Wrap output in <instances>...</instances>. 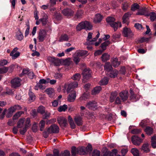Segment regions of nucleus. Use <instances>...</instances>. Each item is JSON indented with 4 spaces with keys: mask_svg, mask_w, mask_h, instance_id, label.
Masks as SVG:
<instances>
[{
    "mask_svg": "<svg viewBox=\"0 0 156 156\" xmlns=\"http://www.w3.org/2000/svg\"><path fill=\"white\" fill-rule=\"evenodd\" d=\"M92 26L91 23L87 21L82 22L79 23L76 26V29L77 31H80L82 29L90 30H92Z\"/></svg>",
    "mask_w": 156,
    "mask_h": 156,
    "instance_id": "3",
    "label": "nucleus"
},
{
    "mask_svg": "<svg viewBox=\"0 0 156 156\" xmlns=\"http://www.w3.org/2000/svg\"><path fill=\"white\" fill-rule=\"evenodd\" d=\"M118 152L117 150L116 149H114L112 150V151H109L110 156H114L116 155Z\"/></svg>",
    "mask_w": 156,
    "mask_h": 156,
    "instance_id": "62",
    "label": "nucleus"
},
{
    "mask_svg": "<svg viewBox=\"0 0 156 156\" xmlns=\"http://www.w3.org/2000/svg\"><path fill=\"white\" fill-rule=\"evenodd\" d=\"M47 19L48 16L46 15H44V18L41 19V22L43 25L44 26L46 25L47 22Z\"/></svg>",
    "mask_w": 156,
    "mask_h": 156,
    "instance_id": "45",
    "label": "nucleus"
},
{
    "mask_svg": "<svg viewBox=\"0 0 156 156\" xmlns=\"http://www.w3.org/2000/svg\"><path fill=\"white\" fill-rule=\"evenodd\" d=\"M119 95L123 102L126 101L128 98V92L127 91H122L119 93Z\"/></svg>",
    "mask_w": 156,
    "mask_h": 156,
    "instance_id": "15",
    "label": "nucleus"
},
{
    "mask_svg": "<svg viewBox=\"0 0 156 156\" xmlns=\"http://www.w3.org/2000/svg\"><path fill=\"white\" fill-rule=\"evenodd\" d=\"M49 129L48 128L47 130L44 131L43 133V135L44 137L45 138H47L49 136V134L50 133H51L50 132H49Z\"/></svg>",
    "mask_w": 156,
    "mask_h": 156,
    "instance_id": "56",
    "label": "nucleus"
},
{
    "mask_svg": "<svg viewBox=\"0 0 156 156\" xmlns=\"http://www.w3.org/2000/svg\"><path fill=\"white\" fill-rule=\"evenodd\" d=\"M83 13V11L81 10H78L75 15V17L77 18H81Z\"/></svg>",
    "mask_w": 156,
    "mask_h": 156,
    "instance_id": "44",
    "label": "nucleus"
},
{
    "mask_svg": "<svg viewBox=\"0 0 156 156\" xmlns=\"http://www.w3.org/2000/svg\"><path fill=\"white\" fill-rule=\"evenodd\" d=\"M101 58L102 61L104 62H106L109 59L110 55L107 53H104L102 54L101 57Z\"/></svg>",
    "mask_w": 156,
    "mask_h": 156,
    "instance_id": "28",
    "label": "nucleus"
},
{
    "mask_svg": "<svg viewBox=\"0 0 156 156\" xmlns=\"http://www.w3.org/2000/svg\"><path fill=\"white\" fill-rule=\"evenodd\" d=\"M10 55L12 56V59H15L20 56V52L15 53L12 54H11V53H10Z\"/></svg>",
    "mask_w": 156,
    "mask_h": 156,
    "instance_id": "61",
    "label": "nucleus"
},
{
    "mask_svg": "<svg viewBox=\"0 0 156 156\" xmlns=\"http://www.w3.org/2000/svg\"><path fill=\"white\" fill-rule=\"evenodd\" d=\"M100 152L97 150H94L93 152L92 156H100Z\"/></svg>",
    "mask_w": 156,
    "mask_h": 156,
    "instance_id": "64",
    "label": "nucleus"
},
{
    "mask_svg": "<svg viewBox=\"0 0 156 156\" xmlns=\"http://www.w3.org/2000/svg\"><path fill=\"white\" fill-rule=\"evenodd\" d=\"M72 147L71 151L72 156H76L78 154L85 155L90 153L92 151V147Z\"/></svg>",
    "mask_w": 156,
    "mask_h": 156,
    "instance_id": "1",
    "label": "nucleus"
},
{
    "mask_svg": "<svg viewBox=\"0 0 156 156\" xmlns=\"http://www.w3.org/2000/svg\"><path fill=\"white\" fill-rule=\"evenodd\" d=\"M78 85V83L76 81H73L69 83L65 84L63 87L64 92H65L66 90L67 93L71 92L72 90V89L77 87Z\"/></svg>",
    "mask_w": 156,
    "mask_h": 156,
    "instance_id": "5",
    "label": "nucleus"
},
{
    "mask_svg": "<svg viewBox=\"0 0 156 156\" xmlns=\"http://www.w3.org/2000/svg\"><path fill=\"white\" fill-rule=\"evenodd\" d=\"M45 91L50 97H52L54 94V90L51 88L47 89Z\"/></svg>",
    "mask_w": 156,
    "mask_h": 156,
    "instance_id": "33",
    "label": "nucleus"
},
{
    "mask_svg": "<svg viewBox=\"0 0 156 156\" xmlns=\"http://www.w3.org/2000/svg\"><path fill=\"white\" fill-rule=\"evenodd\" d=\"M81 77L80 74L79 73H76L72 77L71 79L73 80H79Z\"/></svg>",
    "mask_w": 156,
    "mask_h": 156,
    "instance_id": "42",
    "label": "nucleus"
},
{
    "mask_svg": "<svg viewBox=\"0 0 156 156\" xmlns=\"http://www.w3.org/2000/svg\"><path fill=\"white\" fill-rule=\"evenodd\" d=\"M47 36L46 31L44 30H42L40 31L39 32L38 38L39 41L40 42H43Z\"/></svg>",
    "mask_w": 156,
    "mask_h": 156,
    "instance_id": "6",
    "label": "nucleus"
},
{
    "mask_svg": "<svg viewBox=\"0 0 156 156\" xmlns=\"http://www.w3.org/2000/svg\"><path fill=\"white\" fill-rule=\"evenodd\" d=\"M54 17L58 20H60L62 19L61 14L60 13L55 12L54 15Z\"/></svg>",
    "mask_w": 156,
    "mask_h": 156,
    "instance_id": "54",
    "label": "nucleus"
},
{
    "mask_svg": "<svg viewBox=\"0 0 156 156\" xmlns=\"http://www.w3.org/2000/svg\"><path fill=\"white\" fill-rule=\"evenodd\" d=\"M131 139L133 143L135 145H139L142 141V139L136 135L132 136Z\"/></svg>",
    "mask_w": 156,
    "mask_h": 156,
    "instance_id": "16",
    "label": "nucleus"
},
{
    "mask_svg": "<svg viewBox=\"0 0 156 156\" xmlns=\"http://www.w3.org/2000/svg\"><path fill=\"white\" fill-rule=\"evenodd\" d=\"M69 94L67 98V101L69 102H73L74 101L76 97V93L75 90H72Z\"/></svg>",
    "mask_w": 156,
    "mask_h": 156,
    "instance_id": "17",
    "label": "nucleus"
},
{
    "mask_svg": "<svg viewBox=\"0 0 156 156\" xmlns=\"http://www.w3.org/2000/svg\"><path fill=\"white\" fill-rule=\"evenodd\" d=\"M91 72L89 68L85 69L82 72L83 80H87L90 77Z\"/></svg>",
    "mask_w": 156,
    "mask_h": 156,
    "instance_id": "11",
    "label": "nucleus"
},
{
    "mask_svg": "<svg viewBox=\"0 0 156 156\" xmlns=\"http://www.w3.org/2000/svg\"><path fill=\"white\" fill-rule=\"evenodd\" d=\"M132 15V13L130 12H128L126 13L123 15L122 19L123 23H127L129 20V17Z\"/></svg>",
    "mask_w": 156,
    "mask_h": 156,
    "instance_id": "22",
    "label": "nucleus"
},
{
    "mask_svg": "<svg viewBox=\"0 0 156 156\" xmlns=\"http://www.w3.org/2000/svg\"><path fill=\"white\" fill-rule=\"evenodd\" d=\"M123 34L124 37H127L129 38H131L134 35L133 33L130 29L127 27L124 28Z\"/></svg>",
    "mask_w": 156,
    "mask_h": 156,
    "instance_id": "8",
    "label": "nucleus"
},
{
    "mask_svg": "<svg viewBox=\"0 0 156 156\" xmlns=\"http://www.w3.org/2000/svg\"><path fill=\"white\" fill-rule=\"evenodd\" d=\"M19 107L18 105H15L14 106L9 108L8 109V112L6 115V117L8 118L11 117L13 115V113L15 112L17 108Z\"/></svg>",
    "mask_w": 156,
    "mask_h": 156,
    "instance_id": "12",
    "label": "nucleus"
},
{
    "mask_svg": "<svg viewBox=\"0 0 156 156\" xmlns=\"http://www.w3.org/2000/svg\"><path fill=\"white\" fill-rule=\"evenodd\" d=\"M108 80L106 77H104L100 82V84L101 85H104L107 84L108 82Z\"/></svg>",
    "mask_w": 156,
    "mask_h": 156,
    "instance_id": "40",
    "label": "nucleus"
},
{
    "mask_svg": "<svg viewBox=\"0 0 156 156\" xmlns=\"http://www.w3.org/2000/svg\"><path fill=\"white\" fill-rule=\"evenodd\" d=\"M110 44V41H107L101 44V47L102 49V50L103 51L106 49L107 46Z\"/></svg>",
    "mask_w": 156,
    "mask_h": 156,
    "instance_id": "32",
    "label": "nucleus"
},
{
    "mask_svg": "<svg viewBox=\"0 0 156 156\" xmlns=\"http://www.w3.org/2000/svg\"><path fill=\"white\" fill-rule=\"evenodd\" d=\"M150 16V19L152 21H154L156 19V14L154 12L148 13V16Z\"/></svg>",
    "mask_w": 156,
    "mask_h": 156,
    "instance_id": "36",
    "label": "nucleus"
},
{
    "mask_svg": "<svg viewBox=\"0 0 156 156\" xmlns=\"http://www.w3.org/2000/svg\"><path fill=\"white\" fill-rule=\"evenodd\" d=\"M110 25L111 27L113 28L115 31L117 30L119 27H121L122 26L121 23L119 22H116L114 21L112 23H110Z\"/></svg>",
    "mask_w": 156,
    "mask_h": 156,
    "instance_id": "21",
    "label": "nucleus"
},
{
    "mask_svg": "<svg viewBox=\"0 0 156 156\" xmlns=\"http://www.w3.org/2000/svg\"><path fill=\"white\" fill-rule=\"evenodd\" d=\"M79 56H78L77 54L74 56L73 58V61L76 64H77L80 60V58H79Z\"/></svg>",
    "mask_w": 156,
    "mask_h": 156,
    "instance_id": "60",
    "label": "nucleus"
},
{
    "mask_svg": "<svg viewBox=\"0 0 156 156\" xmlns=\"http://www.w3.org/2000/svg\"><path fill=\"white\" fill-rule=\"evenodd\" d=\"M122 9L124 11L127 10L129 6L128 3L126 2L123 3L122 4Z\"/></svg>",
    "mask_w": 156,
    "mask_h": 156,
    "instance_id": "59",
    "label": "nucleus"
},
{
    "mask_svg": "<svg viewBox=\"0 0 156 156\" xmlns=\"http://www.w3.org/2000/svg\"><path fill=\"white\" fill-rule=\"evenodd\" d=\"M88 52L87 51L79 50L78 51L77 54L80 57L83 56L87 54Z\"/></svg>",
    "mask_w": 156,
    "mask_h": 156,
    "instance_id": "39",
    "label": "nucleus"
},
{
    "mask_svg": "<svg viewBox=\"0 0 156 156\" xmlns=\"http://www.w3.org/2000/svg\"><path fill=\"white\" fill-rule=\"evenodd\" d=\"M47 59L49 62L54 64L55 66H59L60 64L58 59L57 58H55L49 56L47 57Z\"/></svg>",
    "mask_w": 156,
    "mask_h": 156,
    "instance_id": "10",
    "label": "nucleus"
},
{
    "mask_svg": "<svg viewBox=\"0 0 156 156\" xmlns=\"http://www.w3.org/2000/svg\"><path fill=\"white\" fill-rule=\"evenodd\" d=\"M118 73V71L116 70L111 71L110 73V76L112 78H115L117 76Z\"/></svg>",
    "mask_w": 156,
    "mask_h": 156,
    "instance_id": "43",
    "label": "nucleus"
},
{
    "mask_svg": "<svg viewBox=\"0 0 156 156\" xmlns=\"http://www.w3.org/2000/svg\"><path fill=\"white\" fill-rule=\"evenodd\" d=\"M30 118H27L26 120L24 118L20 119V134H24L27 129L30 126Z\"/></svg>",
    "mask_w": 156,
    "mask_h": 156,
    "instance_id": "2",
    "label": "nucleus"
},
{
    "mask_svg": "<svg viewBox=\"0 0 156 156\" xmlns=\"http://www.w3.org/2000/svg\"><path fill=\"white\" fill-rule=\"evenodd\" d=\"M20 127V120H19L17 122V127H14L13 128V132L15 134H16L18 132V129L17 128Z\"/></svg>",
    "mask_w": 156,
    "mask_h": 156,
    "instance_id": "58",
    "label": "nucleus"
},
{
    "mask_svg": "<svg viewBox=\"0 0 156 156\" xmlns=\"http://www.w3.org/2000/svg\"><path fill=\"white\" fill-rule=\"evenodd\" d=\"M103 149H104V151H103V156H110L109 151L108 150L106 147H103Z\"/></svg>",
    "mask_w": 156,
    "mask_h": 156,
    "instance_id": "50",
    "label": "nucleus"
},
{
    "mask_svg": "<svg viewBox=\"0 0 156 156\" xmlns=\"http://www.w3.org/2000/svg\"><path fill=\"white\" fill-rule=\"evenodd\" d=\"M130 93L131 95L129 96V99L132 101H136L139 99L140 98V96L138 94H135L132 90H130Z\"/></svg>",
    "mask_w": 156,
    "mask_h": 156,
    "instance_id": "18",
    "label": "nucleus"
},
{
    "mask_svg": "<svg viewBox=\"0 0 156 156\" xmlns=\"http://www.w3.org/2000/svg\"><path fill=\"white\" fill-rule=\"evenodd\" d=\"M119 93L117 91H115L111 92L110 97V101L111 102H113L115 99V103L116 104L119 105L121 104L122 100L119 97H116L118 95Z\"/></svg>",
    "mask_w": 156,
    "mask_h": 156,
    "instance_id": "4",
    "label": "nucleus"
},
{
    "mask_svg": "<svg viewBox=\"0 0 156 156\" xmlns=\"http://www.w3.org/2000/svg\"><path fill=\"white\" fill-rule=\"evenodd\" d=\"M103 19V16L100 14H96L94 18L93 22L95 23L100 22Z\"/></svg>",
    "mask_w": 156,
    "mask_h": 156,
    "instance_id": "24",
    "label": "nucleus"
},
{
    "mask_svg": "<svg viewBox=\"0 0 156 156\" xmlns=\"http://www.w3.org/2000/svg\"><path fill=\"white\" fill-rule=\"evenodd\" d=\"M101 88L100 86H97L95 87L92 91L93 95H95L99 93L101 90Z\"/></svg>",
    "mask_w": 156,
    "mask_h": 156,
    "instance_id": "30",
    "label": "nucleus"
},
{
    "mask_svg": "<svg viewBox=\"0 0 156 156\" xmlns=\"http://www.w3.org/2000/svg\"><path fill=\"white\" fill-rule=\"evenodd\" d=\"M152 146H156V136H154L152 137L151 140Z\"/></svg>",
    "mask_w": 156,
    "mask_h": 156,
    "instance_id": "55",
    "label": "nucleus"
},
{
    "mask_svg": "<svg viewBox=\"0 0 156 156\" xmlns=\"http://www.w3.org/2000/svg\"><path fill=\"white\" fill-rule=\"evenodd\" d=\"M69 39V37L66 34H64L62 35L59 38V41L62 42L63 41H67Z\"/></svg>",
    "mask_w": 156,
    "mask_h": 156,
    "instance_id": "34",
    "label": "nucleus"
},
{
    "mask_svg": "<svg viewBox=\"0 0 156 156\" xmlns=\"http://www.w3.org/2000/svg\"><path fill=\"white\" fill-rule=\"evenodd\" d=\"M115 18L110 16L108 17L106 19V22L109 23L110 25V23H112L115 21Z\"/></svg>",
    "mask_w": 156,
    "mask_h": 156,
    "instance_id": "49",
    "label": "nucleus"
},
{
    "mask_svg": "<svg viewBox=\"0 0 156 156\" xmlns=\"http://www.w3.org/2000/svg\"><path fill=\"white\" fill-rule=\"evenodd\" d=\"M37 111L38 113L43 114L45 112L44 108L42 106H40L38 108Z\"/></svg>",
    "mask_w": 156,
    "mask_h": 156,
    "instance_id": "53",
    "label": "nucleus"
},
{
    "mask_svg": "<svg viewBox=\"0 0 156 156\" xmlns=\"http://www.w3.org/2000/svg\"><path fill=\"white\" fill-rule=\"evenodd\" d=\"M12 66H10L9 67L4 66L0 68V74H4L6 73L8 71L9 69H11V72L12 71Z\"/></svg>",
    "mask_w": 156,
    "mask_h": 156,
    "instance_id": "25",
    "label": "nucleus"
},
{
    "mask_svg": "<svg viewBox=\"0 0 156 156\" xmlns=\"http://www.w3.org/2000/svg\"><path fill=\"white\" fill-rule=\"evenodd\" d=\"M136 15L148 16V12L146 8L141 7L139 9Z\"/></svg>",
    "mask_w": 156,
    "mask_h": 156,
    "instance_id": "19",
    "label": "nucleus"
},
{
    "mask_svg": "<svg viewBox=\"0 0 156 156\" xmlns=\"http://www.w3.org/2000/svg\"><path fill=\"white\" fill-rule=\"evenodd\" d=\"M139 5L138 4L134 3L132 5L131 9L132 11H134L138 9H139Z\"/></svg>",
    "mask_w": 156,
    "mask_h": 156,
    "instance_id": "41",
    "label": "nucleus"
},
{
    "mask_svg": "<svg viewBox=\"0 0 156 156\" xmlns=\"http://www.w3.org/2000/svg\"><path fill=\"white\" fill-rule=\"evenodd\" d=\"M45 121L43 120H41L40 122L39 126H40V130L41 131H42L45 125Z\"/></svg>",
    "mask_w": 156,
    "mask_h": 156,
    "instance_id": "46",
    "label": "nucleus"
},
{
    "mask_svg": "<svg viewBox=\"0 0 156 156\" xmlns=\"http://www.w3.org/2000/svg\"><path fill=\"white\" fill-rule=\"evenodd\" d=\"M104 67L105 70L108 72H110L112 69L111 65L109 62H106L105 64Z\"/></svg>",
    "mask_w": 156,
    "mask_h": 156,
    "instance_id": "29",
    "label": "nucleus"
},
{
    "mask_svg": "<svg viewBox=\"0 0 156 156\" xmlns=\"http://www.w3.org/2000/svg\"><path fill=\"white\" fill-rule=\"evenodd\" d=\"M68 119L70 127L72 129H75L76 128V125L73 119L70 115L68 116Z\"/></svg>",
    "mask_w": 156,
    "mask_h": 156,
    "instance_id": "26",
    "label": "nucleus"
},
{
    "mask_svg": "<svg viewBox=\"0 0 156 156\" xmlns=\"http://www.w3.org/2000/svg\"><path fill=\"white\" fill-rule=\"evenodd\" d=\"M112 64L114 67H116L118 66L120 64V62L118 61V59L115 58H113Z\"/></svg>",
    "mask_w": 156,
    "mask_h": 156,
    "instance_id": "31",
    "label": "nucleus"
},
{
    "mask_svg": "<svg viewBox=\"0 0 156 156\" xmlns=\"http://www.w3.org/2000/svg\"><path fill=\"white\" fill-rule=\"evenodd\" d=\"M86 107L90 109H96L97 107V103L94 101H90L86 104Z\"/></svg>",
    "mask_w": 156,
    "mask_h": 156,
    "instance_id": "20",
    "label": "nucleus"
},
{
    "mask_svg": "<svg viewBox=\"0 0 156 156\" xmlns=\"http://www.w3.org/2000/svg\"><path fill=\"white\" fill-rule=\"evenodd\" d=\"M29 71V69L28 68L23 69L22 73L20 74V77L26 75H27Z\"/></svg>",
    "mask_w": 156,
    "mask_h": 156,
    "instance_id": "48",
    "label": "nucleus"
},
{
    "mask_svg": "<svg viewBox=\"0 0 156 156\" xmlns=\"http://www.w3.org/2000/svg\"><path fill=\"white\" fill-rule=\"evenodd\" d=\"M53 155L49 154L47 155V156H60V155L59 154V151L58 149H54L53 150Z\"/></svg>",
    "mask_w": 156,
    "mask_h": 156,
    "instance_id": "47",
    "label": "nucleus"
},
{
    "mask_svg": "<svg viewBox=\"0 0 156 156\" xmlns=\"http://www.w3.org/2000/svg\"><path fill=\"white\" fill-rule=\"evenodd\" d=\"M54 77L56 79H60L62 77V74L60 73H56L54 76Z\"/></svg>",
    "mask_w": 156,
    "mask_h": 156,
    "instance_id": "63",
    "label": "nucleus"
},
{
    "mask_svg": "<svg viewBox=\"0 0 156 156\" xmlns=\"http://www.w3.org/2000/svg\"><path fill=\"white\" fill-rule=\"evenodd\" d=\"M62 12L64 16L68 17H70L71 16H73L74 13V11L69 9H64L62 11Z\"/></svg>",
    "mask_w": 156,
    "mask_h": 156,
    "instance_id": "14",
    "label": "nucleus"
},
{
    "mask_svg": "<svg viewBox=\"0 0 156 156\" xmlns=\"http://www.w3.org/2000/svg\"><path fill=\"white\" fill-rule=\"evenodd\" d=\"M29 99L32 101L34 100L36 98V96L34 93L32 91L31 87H30L29 89Z\"/></svg>",
    "mask_w": 156,
    "mask_h": 156,
    "instance_id": "27",
    "label": "nucleus"
},
{
    "mask_svg": "<svg viewBox=\"0 0 156 156\" xmlns=\"http://www.w3.org/2000/svg\"><path fill=\"white\" fill-rule=\"evenodd\" d=\"M131 152L134 156H139V151L136 148H133L131 150Z\"/></svg>",
    "mask_w": 156,
    "mask_h": 156,
    "instance_id": "35",
    "label": "nucleus"
},
{
    "mask_svg": "<svg viewBox=\"0 0 156 156\" xmlns=\"http://www.w3.org/2000/svg\"><path fill=\"white\" fill-rule=\"evenodd\" d=\"M145 131L147 135H150L153 132V129L149 126H147L145 129Z\"/></svg>",
    "mask_w": 156,
    "mask_h": 156,
    "instance_id": "37",
    "label": "nucleus"
},
{
    "mask_svg": "<svg viewBox=\"0 0 156 156\" xmlns=\"http://www.w3.org/2000/svg\"><path fill=\"white\" fill-rule=\"evenodd\" d=\"M89 98V94L88 93H84L80 98V100H85Z\"/></svg>",
    "mask_w": 156,
    "mask_h": 156,
    "instance_id": "38",
    "label": "nucleus"
},
{
    "mask_svg": "<svg viewBox=\"0 0 156 156\" xmlns=\"http://www.w3.org/2000/svg\"><path fill=\"white\" fill-rule=\"evenodd\" d=\"M57 121L60 126L62 128L66 127L68 125L67 119L63 117H60L58 118Z\"/></svg>",
    "mask_w": 156,
    "mask_h": 156,
    "instance_id": "7",
    "label": "nucleus"
},
{
    "mask_svg": "<svg viewBox=\"0 0 156 156\" xmlns=\"http://www.w3.org/2000/svg\"><path fill=\"white\" fill-rule=\"evenodd\" d=\"M11 87L14 88H16L20 86V79L19 77L15 78L10 81Z\"/></svg>",
    "mask_w": 156,
    "mask_h": 156,
    "instance_id": "9",
    "label": "nucleus"
},
{
    "mask_svg": "<svg viewBox=\"0 0 156 156\" xmlns=\"http://www.w3.org/2000/svg\"><path fill=\"white\" fill-rule=\"evenodd\" d=\"M48 128L49 129V132H50L51 133H58L59 132V128L56 124L52 125Z\"/></svg>",
    "mask_w": 156,
    "mask_h": 156,
    "instance_id": "13",
    "label": "nucleus"
},
{
    "mask_svg": "<svg viewBox=\"0 0 156 156\" xmlns=\"http://www.w3.org/2000/svg\"><path fill=\"white\" fill-rule=\"evenodd\" d=\"M70 153L69 151L65 150L60 154V156H70Z\"/></svg>",
    "mask_w": 156,
    "mask_h": 156,
    "instance_id": "52",
    "label": "nucleus"
},
{
    "mask_svg": "<svg viewBox=\"0 0 156 156\" xmlns=\"http://www.w3.org/2000/svg\"><path fill=\"white\" fill-rule=\"evenodd\" d=\"M67 109V106L64 105L62 106H60L58 109V111L59 112L65 111Z\"/></svg>",
    "mask_w": 156,
    "mask_h": 156,
    "instance_id": "51",
    "label": "nucleus"
},
{
    "mask_svg": "<svg viewBox=\"0 0 156 156\" xmlns=\"http://www.w3.org/2000/svg\"><path fill=\"white\" fill-rule=\"evenodd\" d=\"M74 121L77 126H80L82 125L83 121L80 116H76L74 118Z\"/></svg>",
    "mask_w": 156,
    "mask_h": 156,
    "instance_id": "23",
    "label": "nucleus"
},
{
    "mask_svg": "<svg viewBox=\"0 0 156 156\" xmlns=\"http://www.w3.org/2000/svg\"><path fill=\"white\" fill-rule=\"evenodd\" d=\"M141 132V130L140 129H134L131 131V133L133 134H137L140 133Z\"/></svg>",
    "mask_w": 156,
    "mask_h": 156,
    "instance_id": "57",
    "label": "nucleus"
}]
</instances>
